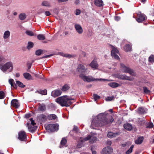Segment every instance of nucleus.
I'll use <instances>...</instances> for the list:
<instances>
[{
    "mask_svg": "<svg viewBox=\"0 0 154 154\" xmlns=\"http://www.w3.org/2000/svg\"><path fill=\"white\" fill-rule=\"evenodd\" d=\"M114 121L112 117L107 118L103 113L99 114L93 119L91 123V128L96 129V127L103 126L111 124Z\"/></svg>",
    "mask_w": 154,
    "mask_h": 154,
    "instance_id": "obj_1",
    "label": "nucleus"
},
{
    "mask_svg": "<svg viewBox=\"0 0 154 154\" xmlns=\"http://www.w3.org/2000/svg\"><path fill=\"white\" fill-rule=\"evenodd\" d=\"M73 99L67 96H64L56 99V101L62 106H69L72 104L71 100Z\"/></svg>",
    "mask_w": 154,
    "mask_h": 154,
    "instance_id": "obj_2",
    "label": "nucleus"
},
{
    "mask_svg": "<svg viewBox=\"0 0 154 154\" xmlns=\"http://www.w3.org/2000/svg\"><path fill=\"white\" fill-rule=\"evenodd\" d=\"M79 77L81 79L85 82H90L92 81H109L110 80L108 79H95L93 77L90 76H86L83 74H81L79 75Z\"/></svg>",
    "mask_w": 154,
    "mask_h": 154,
    "instance_id": "obj_3",
    "label": "nucleus"
},
{
    "mask_svg": "<svg viewBox=\"0 0 154 154\" xmlns=\"http://www.w3.org/2000/svg\"><path fill=\"white\" fill-rule=\"evenodd\" d=\"M0 68L1 70L4 72L8 70L9 72L12 71L13 69L12 63L11 62H8L3 65H0Z\"/></svg>",
    "mask_w": 154,
    "mask_h": 154,
    "instance_id": "obj_4",
    "label": "nucleus"
},
{
    "mask_svg": "<svg viewBox=\"0 0 154 154\" xmlns=\"http://www.w3.org/2000/svg\"><path fill=\"white\" fill-rule=\"evenodd\" d=\"M120 67L121 70L124 72L128 73L130 75L133 76H136V73L134 72L133 70L128 67L126 66L125 65L122 63H121Z\"/></svg>",
    "mask_w": 154,
    "mask_h": 154,
    "instance_id": "obj_5",
    "label": "nucleus"
},
{
    "mask_svg": "<svg viewBox=\"0 0 154 154\" xmlns=\"http://www.w3.org/2000/svg\"><path fill=\"white\" fill-rule=\"evenodd\" d=\"M90 140V142L91 143H93L96 142L97 140V138L94 135V134H90L87 137L81 140V142H84L88 140Z\"/></svg>",
    "mask_w": 154,
    "mask_h": 154,
    "instance_id": "obj_6",
    "label": "nucleus"
},
{
    "mask_svg": "<svg viewBox=\"0 0 154 154\" xmlns=\"http://www.w3.org/2000/svg\"><path fill=\"white\" fill-rule=\"evenodd\" d=\"M46 130L53 132L58 129V125L55 124H49L45 125Z\"/></svg>",
    "mask_w": 154,
    "mask_h": 154,
    "instance_id": "obj_7",
    "label": "nucleus"
},
{
    "mask_svg": "<svg viewBox=\"0 0 154 154\" xmlns=\"http://www.w3.org/2000/svg\"><path fill=\"white\" fill-rule=\"evenodd\" d=\"M76 69L77 71L81 74L86 72L87 69L83 65L79 64L78 65Z\"/></svg>",
    "mask_w": 154,
    "mask_h": 154,
    "instance_id": "obj_8",
    "label": "nucleus"
},
{
    "mask_svg": "<svg viewBox=\"0 0 154 154\" xmlns=\"http://www.w3.org/2000/svg\"><path fill=\"white\" fill-rule=\"evenodd\" d=\"M112 49L111 50V55L112 57L117 60L119 59V56L117 54L118 53L119 51L115 47L112 46Z\"/></svg>",
    "mask_w": 154,
    "mask_h": 154,
    "instance_id": "obj_9",
    "label": "nucleus"
},
{
    "mask_svg": "<svg viewBox=\"0 0 154 154\" xmlns=\"http://www.w3.org/2000/svg\"><path fill=\"white\" fill-rule=\"evenodd\" d=\"M112 152V149L110 146H107L103 148L101 153L102 154H110Z\"/></svg>",
    "mask_w": 154,
    "mask_h": 154,
    "instance_id": "obj_10",
    "label": "nucleus"
},
{
    "mask_svg": "<svg viewBox=\"0 0 154 154\" xmlns=\"http://www.w3.org/2000/svg\"><path fill=\"white\" fill-rule=\"evenodd\" d=\"M146 18V16L144 14L139 13L137 14V18L136 20L138 23H140L144 21Z\"/></svg>",
    "mask_w": 154,
    "mask_h": 154,
    "instance_id": "obj_11",
    "label": "nucleus"
},
{
    "mask_svg": "<svg viewBox=\"0 0 154 154\" xmlns=\"http://www.w3.org/2000/svg\"><path fill=\"white\" fill-rule=\"evenodd\" d=\"M118 78L119 79L127 80L130 81H132L134 79V78L125 75H118Z\"/></svg>",
    "mask_w": 154,
    "mask_h": 154,
    "instance_id": "obj_12",
    "label": "nucleus"
},
{
    "mask_svg": "<svg viewBox=\"0 0 154 154\" xmlns=\"http://www.w3.org/2000/svg\"><path fill=\"white\" fill-rule=\"evenodd\" d=\"M26 134L24 131H21L19 133L18 138L22 141H24L26 138Z\"/></svg>",
    "mask_w": 154,
    "mask_h": 154,
    "instance_id": "obj_13",
    "label": "nucleus"
},
{
    "mask_svg": "<svg viewBox=\"0 0 154 154\" xmlns=\"http://www.w3.org/2000/svg\"><path fill=\"white\" fill-rule=\"evenodd\" d=\"M75 27L77 32L79 34H81L83 32V29L80 25L78 24L75 25Z\"/></svg>",
    "mask_w": 154,
    "mask_h": 154,
    "instance_id": "obj_14",
    "label": "nucleus"
},
{
    "mask_svg": "<svg viewBox=\"0 0 154 154\" xmlns=\"http://www.w3.org/2000/svg\"><path fill=\"white\" fill-rule=\"evenodd\" d=\"M11 105L16 108H18L20 106L18 101L17 99H13L11 102Z\"/></svg>",
    "mask_w": 154,
    "mask_h": 154,
    "instance_id": "obj_15",
    "label": "nucleus"
},
{
    "mask_svg": "<svg viewBox=\"0 0 154 154\" xmlns=\"http://www.w3.org/2000/svg\"><path fill=\"white\" fill-rule=\"evenodd\" d=\"M62 93L61 91L60 90H56L52 92V95L53 97H57L60 95Z\"/></svg>",
    "mask_w": 154,
    "mask_h": 154,
    "instance_id": "obj_16",
    "label": "nucleus"
},
{
    "mask_svg": "<svg viewBox=\"0 0 154 154\" xmlns=\"http://www.w3.org/2000/svg\"><path fill=\"white\" fill-rule=\"evenodd\" d=\"M119 134L118 132L113 133L111 132H109L107 134V136L108 137L112 138L115 137Z\"/></svg>",
    "mask_w": 154,
    "mask_h": 154,
    "instance_id": "obj_17",
    "label": "nucleus"
},
{
    "mask_svg": "<svg viewBox=\"0 0 154 154\" xmlns=\"http://www.w3.org/2000/svg\"><path fill=\"white\" fill-rule=\"evenodd\" d=\"M90 66L92 68L95 69H97L98 66L97 61L94 60L90 63Z\"/></svg>",
    "mask_w": 154,
    "mask_h": 154,
    "instance_id": "obj_18",
    "label": "nucleus"
},
{
    "mask_svg": "<svg viewBox=\"0 0 154 154\" xmlns=\"http://www.w3.org/2000/svg\"><path fill=\"white\" fill-rule=\"evenodd\" d=\"M47 118L49 120H54L57 119V117L56 115L52 114L48 115Z\"/></svg>",
    "mask_w": 154,
    "mask_h": 154,
    "instance_id": "obj_19",
    "label": "nucleus"
},
{
    "mask_svg": "<svg viewBox=\"0 0 154 154\" xmlns=\"http://www.w3.org/2000/svg\"><path fill=\"white\" fill-rule=\"evenodd\" d=\"M38 118L39 120L42 122L45 121L47 119V117L44 114L40 115L38 116Z\"/></svg>",
    "mask_w": 154,
    "mask_h": 154,
    "instance_id": "obj_20",
    "label": "nucleus"
},
{
    "mask_svg": "<svg viewBox=\"0 0 154 154\" xmlns=\"http://www.w3.org/2000/svg\"><path fill=\"white\" fill-rule=\"evenodd\" d=\"M94 3L96 6L99 7L103 5V2L102 0H95Z\"/></svg>",
    "mask_w": 154,
    "mask_h": 154,
    "instance_id": "obj_21",
    "label": "nucleus"
},
{
    "mask_svg": "<svg viewBox=\"0 0 154 154\" xmlns=\"http://www.w3.org/2000/svg\"><path fill=\"white\" fill-rule=\"evenodd\" d=\"M124 127L125 129L128 131H130L132 128V125L128 123H127L124 124Z\"/></svg>",
    "mask_w": 154,
    "mask_h": 154,
    "instance_id": "obj_22",
    "label": "nucleus"
},
{
    "mask_svg": "<svg viewBox=\"0 0 154 154\" xmlns=\"http://www.w3.org/2000/svg\"><path fill=\"white\" fill-rule=\"evenodd\" d=\"M9 83L11 85V87H13L15 89L17 88V86L15 84L14 80L12 79H10L9 80Z\"/></svg>",
    "mask_w": 154,
    "mask_h": 154,
    "instance_id": "obj_23",
    "label": "nucleus"
},
{
    "mask_svg": "<svg viewBox=\"0 0 154 154\" xmlns=\"http://www.w3.org/2000/svg\"><path fill=\"white\" fill-rule=\"evenodd\" d=\"M143 137H139L137 139L135 140V143L136 144H139L141 143L143 141Z\"/></svg>",
    "mask_w": 154,
    "mask_h": 154,
    "instance_id": "obj_24",
    "label": "nucleus"
},
{
    "mask_svg": "<svg viewBox=\"0 0 154 154\" xmlns=\"http://www.w3.org/2000/svg\"><path fill=\"white\" fill-rule=\"evenodd\" d=\"M108 85L112 88H115L118 87L119 85L116 82H111L108 84Z\"/></svg>",
    "mask_w": 154,
    "mask_h": 154,
    "instance_id": "obj_25",
    "label": "nucleus"
},
{
    "mask_svg": "<svg viewBox=\"0 0 154 154\" xmlns=\"http://www.w3.org/2000/svg\"><path fill=\"white\" fill-rule=\"evenodd\" d=\"M25 33L26 34L30 36H36V34L35 33L33 32L32 31L30 30H26V31Z\"/></svg>",
    "mask_w": 154,
    "mask_h": 154,
    "instance_id": "obj_26",
    "label": "nucleus"
},
{
    "mask_svg": "<svg viewBox=\"0 0 154 154\" xmlns=\"http://www.w3.org/2000/svg\"><path fill=\"white\" fill-rule=\"evenodd\" d=\"M23 76L24 78L30 80L32 79V76L30 74L28 73H23Z\"/></svg>",
    "mask_w": 154,
    "mask_h": 154,
    "instance_id": "obj_27",
    "label": "nucleus"
},
{
    "mask_svg": "<svg viewBox=\"0 0 154 154\" xmlns=\"http://www.w3.org/2000/svg\"><path fill=\"white\" fill-rule=\"evenodd\" d=\"M124 49L126 51L128 52L131 51L132 48L130 45H126L124 47Z\"/></svg>",
    "mask_w": 154,
    "mask_h": 154,
    "instance_id": "obj_28",
    "label": "nucleus"
},
{
    "mask_svg": "<svg viewBox=\"0 0 154 154\" xmlns=\"http://www.w3.org/2000/svg\"><path fill=\"white\" fill-rule=\"evenodd\" d=\"M67 143V140L65 138H63L60 142V148L62 147L63 146H65Z\"/></svg>",
    "mask_w": 154,
    "mask_h": 154,
    "instance_id": "obj_29",
    "label": "nucleus"
},
{
    "mask_svg": "<svg viewBox=\"0 0 154 154\" xmlns=\"http://www.w3.org/2000/svg\"><path fill=\"white\" fill-rule=\"evenodd\" d=\"M69 86L66 84L62 87L61 90L63 91H66L69 89Z\"/></svg>",
    "mask_w": 154,
    "mask_h": 154,
    "instance_id": "obj_30",
    "label": "nucleus"
},
{
    "mask_svg": "<svg viewBox=\"0 0 154 154\" xmlns=\"http://www.w3.org/2000/svg\"><path fill=\"white\" fill-rule=\"evenodd\" d=\"M143 90L144 92V94H149L151 93V91L148 89L146 87H143Z\"/></svg>",
    "mask_w": 154,
    "mask_h": 154,
    "instance_id": "obj_31",
    "label": "nucleus"
},
{
    "mask_svg": "<svg viewBox=\"0 0 154 154\" xmlns=\"http://www.w3.org/2000/svg\"><path fill=\"white\" fill-rule=\"evenodd\" d=\"M38 109L41 111H44L46 109V106L44 104H40L38 107Z\"/></svg>",
    "mask_w": 154,
    "mask_h": 154,
    "instance_id": "obj_32",
    "label": "nucleus"
},
{
    "mask_svg": "<svg viewBox=\"0 0 154 154\" xmlns=\"http://www.w3.org/2000/svg\"><path fill=\"white\" fill-rule=\"evenodd\" d=\"M10 35V32L8 31H6L4 33L3 38L5 39L8 38Z\"/></svg>",
    "mask_w": 154,
    "mask_h": 154,
    "instance_id": "obj_33",
    "label": "nucleus"
},
{
    "mask_svg": "<svg viewBox=\"0 0 154 154\" xmlns=\"http://www.w3.org/2000/svg\"><path fill=\"white\" fill-rule=\"evenodd\" d=\"M37 38L39 40H44L45 39V36L43 34H39L37 36Z\"/></svg>",
    "mask_w": 154,
    "mask_h": 154,
    "instance_id": "obj_34",
    "label": "nucleus"
},
{
    "mask_svg": "<svg viewBox=\"0 0 154 154\" xmlns=\"http://www.w3.org/2000/svg\"><path fill=\"white\" fill-rule=\"evenodd\" d=\"M134 147V145H132L130 148L125 152L126 154H130L131 153Z\"/></svg>",
    "mask_w": 154,
    "mask_h": 154,
    "instance_id": "obj_35",
    "label": "nucleus"
},
{
    "mask_svg": "<svg viewBox=\"0 0 154 154\" xmlns=\"http://www.w3.org/2000/svg\"><path fill=\"white\" fill-rule=\"evenodd\" d=\"M28 128L29 131L31 132H33L37 129V127L36 126H33L32 127H31L29 126Z\"/></svg>",
    "mask_w": 154,
    "mask_h": 154,
    "instance_id": "obj_36",
    "label": "nucleus"
},
{
    "mask_svg": "<svg viewBox=\"0 0 154 154\" xmlns=\"http://www.w3.org/2000/svg\"><path fill=\"white\" fill-rule=\"evenodd\" d=\"M16 85H18L19 87H20L24 88L25 86L24 85H23V83L19 81H16Z\"/></svg>",
    "mask_w": 154,
    "mask_h": 154,
    "instance_id": "obj_37",
    "label": "nucleus"
},
{
    "mask_svg": "<svg viewBox=\"0 0 154 154\" xmlns=\"http://www.w3.org/2000/svg\"><path fill=\"white\" fill-rule=\"evenodd\" d=\"M19 17L21 20H23L26 18V16L25 14L22 13L19 15Z\"/></svg>",
    "mask_w": 154,
    "mask_h": 154,
    "instance_id": "obj_38",
    "label": "nucleus"
},
{
    "mask_svg": "<svg viewBox=\"0 0 154 154\" xmlns=\"http://www.w3.org/2000/svg\"><path fill=\"white\" fill-rule=\"evenodd\" d=\"M138 112L140 114H143L144 113L145 110L142 107H139L137 109Z\"/></svg>",
    "mask_w": 154,
    "mask_h": 154,
    "instance_id": "obj_39",
    "label": "nucleus"
},
{
    "mask_svg": "<svg viewBox=\"0 0 154 154\" xmlns=\"http://www.w3.org/2000/svg\"><path fill=\"white\" fill-rule=\"evenodd\" d=\"M149 62H154V55H151L149 57Z\"/></svg>",
    "mask_w": 154,
    "mask_h": 154,
    "instance_id": "obj_40",
    "label": "nucleus"
},
{
    "mask_svg": "<svg viewBox=\"0 0 154 154\" xmlns=\"http://www.w3.org/2000/svg\"><path fill=\"white\" fill-rule=\"evenodd\" d=\"M42 5L43 6L46 7H49L50 4L47 1H44L43 2L42 4Z\"/></svg>",
    "mask_w": 154,
    "mask_h": 154,
    "instance_id": "obj_41",
    "label": "nucleus"
},
{
    "mask_svg": "<svg viewBox=\"0 0 154 154\" xmlns=\"http://www.w3.org/2000/svg\"><path fill=\"white\" fill-rule=\"evenodd\" d=\"M33 46V44L31 42H28V45H27V48L28 49H29L32 48Z\"/></svg>",
    "mask_w": 154,
    "mask_h": 154,
    "instance_id": "obj_42",
    "label": "nucleus"
},
{
    "mask_svg": "<svg viewBox=\"0 0 154 154\" xmlns=\"http://www.w3.org/2000/svg\"><path fill=\"white\" fill-rule=\"evenodd\" d=\"M5 97L4 92L2 91H0V99H3Z\"/></svg>",
    "mask_w": 154,
    "mask_h": 154,
    "instance_id": "obj_43",
    "label": "nucleus"
},
{
    "mask_svg": "<svg viewBox=\"0 0 154 154\" xmlns=\"http://www.w3.org/2000/svg\"><path fill=\"white\" fill-rule=\"evenodd\" d=\"M61 55L63 57L68 58H70L72 57V55L66 54H63L62 53Z\"/></svg>",
    "mask_w": 154,
    "mask_h": 154,
    "instance_id": "obj_44",
    "label": "nucleus"
},
{
    "mask_svg": "<svg viewBox=\"0 0 154 154\" xmlns=\"http://www.w3.org/2000/svg\"><path fill=\"white\" fill-rule=\"evenodd\" d=\"M43 52V51L40 49H39L37 50L35 52V54L39 56L40 55L42 52Z\"/></svg>",
    "mask_w": 154,
    "mask_h": 154,
    "instance_id": "obj_45",
    "label": "nucleus"
},
{
    "mask_svg": "<svg viewBox=\"0 0 154 154\" xmlns=\"http://www.w3.org/2000/svg\"><path fill=\"white\" fill-rule=\"evenodd\" d=\"M114 99V96H110L108 97L106 99L107 101H110L113 100Z\"/></svg>",
    "mask_w": 154,
    "mask_h": 154,
    "instance_id": "obj_46",
    "label": "nucleus"
},
{
    "mask_svg": "<svg viewBox=\"0 0 154 154\" xmlns=\"http://www.w3.org/2000/svg\"><path fill=\"white\" fill-rule=\"evenodd\" d=\"M93 97L95 101H96L97 100L100 98V96L97 95V94H94L93 95Z\"/></svg>",
    "mask_w": 154,
    "mask_h": 154,
    "instance_id": "obj_47",
    "label": "nucleus"
},
{
    "mask_svg": "<svg viewBox=\"0 0 154 154\" xmlns=\"http://www.w3.org/2000/svg\"><path fill=\"white\" fill-rule=\"evenodd\" d=\"M40 93L42 95H46L47 94V91L46 90L41 91H40Z\"/></svg>",
    "mask_w": 154,
    "mask_h": 154,
    "instance_id": "obj_48",
    "label": "nucleus"
},
{
    "mask_svg": "<svg viewBox=\"0 0 154 154\" xmlns=\"http://www.w3.org/2000/svg\"><path fill=\"white\" fill-rule=\"evenodd\" d=\"M30 121H31V124L34 126L35 125V123L34 122V121L33 120L32 118H31L30 119Z\"/></svg>",
    "mask_w": 154,
    "mask_h": 154,
    "instance_id": "obj_49",
    "label": "nucleus"
},
{
    "mask_svg": "<svg viewBox=\"0 0 154 154\" xmlns=\"http://www.w3.org/2000/svg\"><path fill=\"white\" fill-rule=\"evenodd\" d=\"M80 13V11L79 10H77L76 11L75 14L76 15H79Z\"/></svg>",
    "mask_w": 154,
    "mask_h": 154,
    "instance_id": "obj_50",
    "label": "nucleus"
},
{
    "mask_svg": "<svg viewBox=\"0 0 154 154\" xmlns=\"http://www.w3.org/2000/svg\"><path fill=\"white\" fill-rule=\"evenodd\" d=\"M78 129V128L77 126H74V128H73V130L74 131H75L76 132L77 131Z\"/></svg>",
    "mask_w": 154,
    "mask_h": 154,
    "instance_id": "obj_51",
    "label": "nucleus"
},
{
    "mask_svg": "<svg viewBox=\"0 0 154 154\" xmlns=\"http://www.w3.org/2000/svg\"><path fill=\"white\" fill-rule=\"evenodd\" d=\"M4 60L5 59L3 57L0 56V62H4Z\"/></svg>",
    "mask_w": 154,
    "mask_h": 154,
    "instance_id": "obj_52",
    "label": "nucleus"
},
{
    "mask_svg": "<svg viewBox=\"0 0 154 154\" xmlns=\"http://www.w3.org/2000/svg\"><path fill=\"white\" fill-rule=\"evenodd\" d=\"M45 14L47 16H49L51 15V13L49 11H46L45 12Z\"/></svg>",
    "mask_w": 154,
    "mask_h": 154,
    "instance_id": "obj_53",
    "label": "nucleus"
},
{
    "mask_svg": "<svg viewBox=\"0 0 154 154\" xmlns=\"http://www.w3.org/2000/svg\"><path fill=\"white\" fill-rule=\"evenodd\" d=\"M115 19L116 20L118 21L120 19V17L118 16H116L115 17Z\"/></svg>",
    "mask_w": 154,
    "mask_h": 154,
    "instance_id": "obj_54",
    "label": "nucleus"
},
{
    "mask_svg": "<svg viewBox=\"0 0 154 154\" xmlns=\"http://www.w3.org/2000/svg\"><path fill=\"white\" fill-rule=\"evenodd\" d=\"M153 127V125L152 123H151L149 124L148 127L149 128H152Z\"/></svg>",
    "mask_w": 154,
    "mask_h": 154,
    "instance_id": "obj_55",
    "label": "nucleus"
},
{
    "mask_svg": "<svg viewBox=\"0 0 154 154\" xmlns=\"http://www.w3.org/2000/svg\"><path fill=\"white\" fill-rule=\"evenodd\" d=\"M52 56V54H50V55H46V56H45L43 57H42V58H47L48 57H50V56Z\"/></svg>",
    "mask_w": 154,
    "mask_h": 154,
    "instance_id": "obj_56",
    "label": "nucleus"
},
{
    "mask_svg": "<svg viewBox=\"0 0 154 154\" xmlns=\"http://www.w3.org/2000/svg\"><path fill=\"white\" fill-rule=\"evenodd\" d=\"M30 116V115L29 114H26L25 115V117L26 118H28Z\"/></svg>",
    "mask_w": 154,
    "mask_h": 154,
    "instance_id": "obj_57",
    "label": "nucleus"
},
{
    "mask_svg": "<svg viewBox=\"0 0 154 154\" xmlns=\"http://www.w3.org/2000/svg\"><path fill=\"white\" fill-rule=\"evenodd\" d=\"M79 3V0H76L75 2V3L76 5H77Z\"/></svg>",
    "mask_w": 154,
    "mask_h": 154,
    "instance_id": "obj_58",
    "label": "nucleus"
},
{
    "mask_svg": "<svg viewBox=\"0 0 154 154\" xmlns=\"http://www.w3.org/2000/svg\"><path fill=\"white\" fill-rule=\"evenodd\" d=\"M112 144V142L111 141H109L107 142V144L108 145H111Z\"/></svg>",
    "mask_w": 154,
    "mask_h": 154,
    "instance_id": "obj_59",
    "label": "nucleus"
},
{
    "mask_svg": "<svg viewBox=\"0 0 154 154\" xmlns=\"http://www.w3.org/2000/svg\"><path fill=\"white\" fill-rule=\"evenodd\" d=\"M20 75L19 73H17L16 74V76L17 77H19L20 76Z\"/></svg>",
    "mask_w": 154,
    "mask_h": 154,
    "instance_id": "obj_60",
    "label": "nucleus"
},
{
    "mask_svg": "<svg viewBox=\"0 0 154 154\" xmlns=\"http://www.w3.org/2000/svg\"><path fill=\"white\" fill-rule=\"evenodd\" d=\"M131 143L130 142H128L126 143V144H125L126 145H131Z\"/></svg>",
    "mask_w": 154,
    "mask_h": 154,
    "instance_id": "obj_61",
    "label": "nucleus"
},
{
    "mask_svg": "<svg viewBox=\"0 0 154 154\" xmlns=\"http://www.w3.org/2000/svg\"><path fill=\"white\" fill-rule=\"evenodd\" d=\"M31 64L29 65L28 66V69H30V68H31Z\"/></svg>",
    "mask_w": 154,
    "mask_h": 154,
    "instance_id": "obj_62",
    "label": "nucleus"
},
{
    "mask_svg": "<svg viewBox=\"0 0 154 154\" xmlns=\"http://www.w3.org/2000/svg\"><path fill=\"white\" fill-rule=\"evenodd\" d=\"M92 153L93 154H96V152L95 151H92Z\"/></svg>",
    "mask_w": 154,
    "mask_h": 154,
    "instance_id": "obj_63",
    "label": "nucleus"
},
{
    "mask_svg": "<svg viewBox=\"0 0 154 154\" xmlns=\"http://www.w3.org/2000/svg\"><path fill=\"white\" fill-rule=\"evenodd\" d=\"M140 0L142 3L145 2L146 1V0Z\"/></svg>",
    "mask_w": 154,
    "mask_h": 154,
    "instance_id": "obj_64",
    "label": "nucleus"
}]
</instances>
